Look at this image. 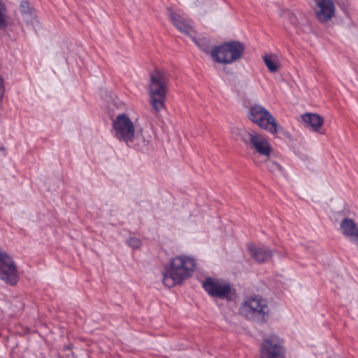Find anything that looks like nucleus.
<instances>
[{"label":"nucleus","instance_id":"1","mask_svg":"<svg viewBox=\"0 0 358 358\" xmlns=\"http://www.w3.org/2000/svg\"><path fill=\"white\" fill-rule=\"evenodd\" d=\"M196 266V260L192 257L182 255L173 257L164 266L163 272L164 285L172 287L176 284H180L192 275Z\"/></svg>","mask_w":358,"mask_h":358},{"label":"nucleus","instance_id":"2","mask_svg":"<svg viewBox=\"0 0 358 358\" xmlns=\"http://www.w3.org/2000/svg\"><path fill=\"white\" fill-rule=\"evenodd\" d=\"M168 83L169 79L164 73L155 70L150 73L149 101L157 113L165 107L166 94L169 90Z\"/></svg>","mask_w":358,"mask_h":358},{"label":"nucleus","instance_id":"3","mask_svg":"<svg viewBox=\"0 0 358 358\" xmlns=\"http://www.w3.org/2000/svg\"><path fill=\"white\" fill-rule=\"evenodd\" d=\"M239 313L247 320L263 324L269 315V308L266 299L259 294L245 297L239 308Z\"/></svg>","mask_w":358,"mask_h":358},{"label":"nucleus","instance_id":"4","mask_svg":"<svg viewBox=\"0 0 358 358\" xmlns=\"http://www.w3.org/2000/svg\"><path fill=\"white\" fill-rule=\"evenodd\" d=\"M244 50L243 43L232 41L213 47L210 51V56L217 63L229 64L240 59Z\"/></svg>","mask_w":358,"mask_h":358},{"label":"nucleus","instance_id":"5","mask_svg":"<svg viewBox=\"0 0 358 358\" xmlns=\"http://www.w3.org/2000/svg\"><path fill=\"white\" fill-rule=\"evenodd\" d=\"M248 118L260 128L272 134H277L280 127L273 115L260 105L256 104L250 108Z\"/></svg>","mask_w":358,"mask_h":358},{"label":"nucleus","instance_id":"6","mask_svg":"<svg viewBox=\"0 0 358 358\" xmlns=\"http://www.w3.org/2000/svg\"><path fill=\"white\" fill-rule=\"evenodd\" d=\"M135 131L134 122L126 113L118 114L113 120L112 134L120 142L130 143Z\"/></svg>","mask_w":358,"mask_h":358},{"label":"nucleus","instance_id":"7","mask_svg":"<svg viewBox=\"0 0 358 358\" xmlns=\"http://www.w3.org/2000/svg\"><path fill=\"white\" fill-rule=\"evenodd\" d=\"M202 287L211 297L222 300H231V287L222 279L207 277L202 282Z\"/></svg>","mask_w":358,"mask_h":358},{"label":"nucleus","instance_id":"8","mask_svg":"<svg viewBox=\"0 0 358 358\" xmlns=\"http://www.w3.org/2000/svg\"><path fill=\"white\" fill-rule=\"evenodd\" d=\"M285 354L282 341L276 335H270L262 340L259 358H285Z\"/></svg>","mask_w":358,"mask_h":358},{"label":"nucleus","instance_id":"9","mask_svg":"<svg viewBox=\"0 0 358 358\" xmlns=\"http://www.w3.org/2000/svg\"><path fill=\"white\" fill-rule=\"evenodd\" d=\"M0 279L10 285H15L18 281L15 262L6 252L1 251H0Z\"/></svg>","mask_w":358,"mask_h":358},{"label":"nucleus","instance_id":"10","mask_svg":"<svg viewBox=\"0 0 358 358\" xmlns=\"http://www.w3.org/2000/svg\"><path fill=\"white\" fill-rule=\"evenodd\" d=\"M246 143L250 144V148L254 150L261 156L269 157L271 146L267 138L258 132L251 131L248 133Z\"/></svg>","mask_w":358,"mask_h":358},{"label":"nucleus","instance_id":"11","mask_svg":"<svg viewBox=\"0 0 358 358\" xmlns=\"http://www.w3.org/2000/svg\"><path fill=\"white\" fill-rule=\"evenodd\" d=\"M247 249L251 257L259 264L268 262L273 255V250L266 245H257L250 243L247 244Z\"/></svg>","mask_w":358,"mask_h":358},{"label":"nucleus","instance_id":"12","mask_svg":"<svg viewBox=\"0 0 358 358\" xmlns=\"http://www.w3.org/2000/svg\"><path fill=\"white\" fill-rule=\"evenodd\" d=\"M335 5L333 0H317L315 14L322 22L329 21L334 15Z\"/></svg>","mask_w":358,"mask_h":358},{"label":"nucleus","instance_id":"13","mask_svg":"<svg viewBox=\"0 0 358 358\" xmlns=\"http://www.w3.org/2000/svg\"><path fill=\"white\" fill-rule=\"evenodd\" d=\"M151 136L149 135L145 136L143 134V129H141L135 131L134 136L131 138V142L126 145L129 148L144 152L148 151Z\"/></svg>","mask_w":358,"mask_h":358},{"label":"nucleus","instance_id":"14","mask_svg":"<svg viewBox=\"0 0 358 358\" xmlns=\"http://www.w3.org/2000/svg\"><path fill=\"white\" fill-rule=\"evenodd\" d=\"M340 229L345 236L348 237L352 242L358 245V228L352 219H343L340 224Z\"/></svg>","mask_w":358,"mask_h":358},{"label":"nucleus","instance_id":"15","mask_svg":"<svg viewBox=\"0 0 358 358\" xmlns=\"http://www.w3.org/2000/svg\"><path fill=\"white\" fill-rule=\"evenodd\" d=\"M169 15L172 23L180 31L187 35L190 34L192 27L187 19L172 10H169Z\"/></svg>","mask_w":358,"mask_h":358},{"label":"nucleus","instance_id":"16","mask_svg":"<svg viewBox=\"0 0 358 358\" xmlns=\"http://www.w3.org/2000/svg\"><path fill=\"white\" fill-rule=\"evenodd\" d=\"M301 120L306 128L318 131L324 123L323 118L315 113H306L301 115Z\"/></svg>","mask_w":358,"mask_h":358},{"label":"nucleus","instance_id":"17","mask_svg":"<svg viewBox=\"0 0 358 358\" xmlns=\"http://www.w3.org/2000/svg\"><path fill=\"white\" fill-rule=\"evenodd\" d=\"M20 12L28 24H31L34 26L35 23H38L34 10L33 8L30 7L29 2L25 1L21 2Z\"/></svg>","mask_w":358,"mask_h":358},{"label":"nucleus","instance_id":"18","mask_svg":"<svg viewBox=\"0 0 358 358\" xmlns=\"http://www.w3.org/2000/svg\"><path fill=\"white\" fill-rule=\"evenodd\" d=\"M263 60L270 72L275 73L278 70L279 64L275 55L266 54L263 56Z\"/></svg>","mask_w":358,"mask_h":358},{"label":"nucleus","instance_id":"19","mask_svg":"<svg viewBox=\"0 0 358 358\" xmlns=\"http://www.w3.org/2000/svg\"><path fill=\"white\" fill-rule=\"evenodd\" d=\"M7 9L4 3L0 0V29H4L8 27Z\"/></svg>","mask_w":358,"mask_h":358},{"label":"nucleus","instance_id":"20","mask_svg":"<svg viewBox=\"0 0 358 358\" xmlns=\"http://www.w3.org/2000/svg\"><path fill=\"white\" fill-rule=\"evenodd\" d=\"M280 15L285 19V22H289L294 28L296 27V17L293 13L289 10H285Z\"/></svg>","mask_w":358,"mask_h":358},{"label":"nucleus","instance_id":"21","mask_svg":"<svg viewBox=\"0 0 358 358\" xmlns=\"http://www.w3.org/2000/svg\"><path fill=\"white\" fill-rule=\"evenodd\" d=\"M196 45L204 52L210 55V48L209 45V41L206 38H199L196 41Z\"/></svg>","mask_w":358,"mask_h":358},{"label":"nucleus","instance_id":"22","mask_svg":"<svg viewBox=\"0 0 358 358\" xmlns=\"http://www.w3.org/2000/svg\"><path fill=\"white\" fill-rule=\"evenodd\" d=\"M127 245L133 249H138L141 246V241L136 237H129L127 240Z\"/></svg>","mask_w":358,"mask_h":358},{"label":"nucleus","instance_id":"23","mask_svg":"<svg viewBox=\"0 0 358 358\" xmlns=\"http://www.w3.org/2000/svg\"><path fill=\"white\" fill-rule=\"evenodd\" d=\"M267 167L271 172H280L282 170V166L275 162H268Z\"/></svg>","mask_w":358,"mask_h":358},{"label":"nucleus","instance_id":"24","mask_svg":"<svg viewBox=\"0 0 358 358\" xmlns=\"http://www.w3.org/2000/svg\"><path fill=\"white\" fill-rule=\"evenodd\" d=\"M5 93V85L3 78L0 76V102L2 101Z\"/></svg>","mask_w":358,"mask_h":358}]
</instances>
